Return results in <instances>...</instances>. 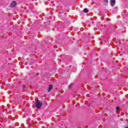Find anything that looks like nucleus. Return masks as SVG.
Segmentation results:
<instances>
[{
	"label": "nucleus",
	"instance_id": "0eeeda50",
	"mask_svg": "<svg viewBox=\"0 0 128 128\" xmlns=\"http://www.w3.org/2000/svg\"><path fill=\"white\" fill-rule=\"evenodd\" d=\"M120 110V107H116V110Z\"/></svg>",
	"mask_w": 128,
	"mask_h": 128
},
{
	"label": "nucleus",
	"instance_id": "7ed1b4c3",
	"mask_svg": "<svg viewBox=\"0 0 128 128\" xmlns=\"http://www.w3.org/2000/svg\"><path fill=\"white\" fill-rule=\"evenodd\" d=\"M16 6V2L13 1L10 4V7L14 8V6Z\"/></svg>",
	"mask_w": 128,
	"mask_h": 128
},
{
	"label": "nucleus",
	"instance_id": "6e6552de",
	"mask_svg": "<svg viewBox=\"0 0 128 128\" xmlns=\"http://www.w3.org/2000/svg\"><path fill=\"white\" fill-rule=\"evenodd\" d=\"M22 87L23 88H26V86L24 85H22Z\"/></svg>",
	"mask_w": 128,
	"mask_h": 128
},
{
	"label": "nucleus",
	"instance_id": "39448f33",
	"mask_svg": "<svg viewBox=\"0 0 128 128\" xmlns=\"http://www.w3.org/2000/svg\"><path fill=\"white\" fill-rule=\"evenodd\" d=\"M84 12H85V13L88 12V9H87V8H84Z\"/></svg>",
	"mask_w": 128,
	"mask_h": 128
},
{
	"label": "nucleus",
	"instance_id": "f257e3e1",
	"mask_svg": "<svg viewBox=\"0 0 128 128\" xmlns=\"http://www.w3.org/2000/svg\"><path fill=\"white\" fill-rule=\"evenodd\" d=\"M36 104L38 108H42V102H40L38 100H36Z\"/></svg>",
	"mask_w": 128,
	"mask_h": 128
},
{
	"label": "nucleus",
	"instance_id": "20e7f679",
	"mask_svg": "<svg viewBox=\"0 0 128 128\" xmlns=\"http://www.w3.org/2000/svg\"><path fill=\"white\" fill-rule=\"evenodd\" d=\"M52 89V85H50L48 89V92H50V90Z\"/></svg>",
	"mask_w": 128,
	"mask_h": 128
},
{
	"label": "nucleus",
	"instance_id": "f03ea898",
	"mask_svg": "<svg viewBox=\"0 0 128 128\" xmlns=\"http://www.w3.org/2000/svg\"><path fill=\"white\" fill-rule=\"evenodd\" d=\"M110 3L112 6H114V5L116 4V0H111Z\"/></svg>",
	"mask_w": 128,
	"mask_h": 128
},
{
	"label": "nucleus",
	"instance_id": "423d86ee",
	"mask_svg": "<svg viewBox=\"0 0 128 128\" xmlns=\"http://www.w3.org/2000/svg\"><path fill=\"white\" fill-rule=\"evenodd\" d=\"M72 86H74V84H70L68 86L69 88H72Z\"/></svg>",
	"mask_w": 128,
	"mask_h": 128
},
{
	"label": "nucleus",
	"instance_id": "9d476101",
	"mask_svg": "<svg viewBox=\"0 0 128 128\" xmlns=\"http://www.w3.org/2000/svg\"><path fill=\"white\" fill-rule=\"evenodd\" d=\"M128 128V127H126V128Z\"/></svg>",
	"mask_w": 128,
	"mask_h": 128
},
{
	"label": "nucleus",
	"instance_id": "1a4fd4ad",
	"mask_svg": "<svg viewBox=\"0 0 128 128\" xmlns=\"http://www.w3.org/2000/svg\"><path fill=\"white\" fill-rule=\"evenodd\" d=\"M105 2L108 3V0H105Z\"/></svg>",
	"mask_w": 128,
	"mask_h": 128
}]
</instances>
